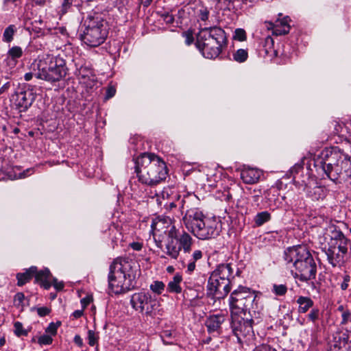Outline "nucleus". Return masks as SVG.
Wrapping results in <instances>:
<instances>
[{
	"mask_svg": "<svg viewBox=\"0 0 351 351\" xmlns=\"http://www.w3.org/2000/svg\"><path fill=\"white\" fill-rule=\"evenodd\" d=\"M228 45L225 31L217 26L201 29L196 36L195 46L202 56L208 59L219 56Z\"/></svg>",
	"mask_w": 351,
	"mask_h": 351,
	"instance_id": "nucleus-1",
	"label": "nucleus"
},
{
	"mask_svg": "<svg viewBox=\"0 0 351 351\" xmlns=\"http://www.w3.org/2000/svg\"><path fill=\"white\" fill-rule=\"evenodd\" d=\"M80 38L90 47H97L103 44L108 35L107 23L101 14L94 12L82 19Z\"/></svg>",
	"mask_w": 351,
	"mask_h": 351,
	"instance_id": "nucleus-2",
	"label": "nucleus"
},
{
	"mask_svg": "<svg viewBox=\"0 0 351 351\" xmlns=\"http://www.w3.org/2000/svg\"><path fill=\"white\" fill-rule=\"evenodd\" d=\"M36 78L51 84L63 80L68 73L66 60L60 56L46 55L33 64Z\"/></svg>",
	"mask_w": 351,
	"mask_h": 351,
	"instance_id": "nucleus-3",
	"label": "nucleus"
},
{
	"mask_svg": "<svg viewBox=\"0 0 351 351\" xmlns=\"http://www.w3.org/2000/svg\"><path fill=\"white\" fill-rule=\"evenodd\" d=\"M183 222L188 230L199 239H209L219 234L216 221L205 217L200 211H187L183 217Z\"/></svg>",
	"mask_w": 351,
	"mask_h": 351,
	"instance_id": "nucleus-4",
	"label": "nucleus"
},
{
	"mask_svg": "<svg viewBox=\"0 0 351 351\" xmlns=\"http://www.w3.org/2000/svg\"><path fill=\"white\" fill-rule=\"evenodd\" d=\"M230 264H221L210 274L206 289L208 296L225 298L231 290L230 278L232 274Z\"/></svg>",
	"mask_w": 351,
	"mask_h": 351,
	"instance_id": "nucleus-5",
	"label": "nucleus"
},
{
	"mask_svg": "<svg viewBox=\"0 0 351 351\" xmlns=\"http://www.w3.org/2000/svg\"><path fill=\"white\" fill-rule=\"evenodd\" d=\"M256 295L250 289L239 286L232 291L229 299L231 315H246L253 308Z\"/></svg>",
	"mask_w": 351,
	"mask_h": 351,
	"instance_id": "nucleus-6",
	"label": "nucleus"
},
{
	"mask_svg": "<svg viewBox=\"0 0 351 351\" xmlns=\"http://www.w3.org/2000/svg\"><path fill=\"white\" fill-rule=\"evenodd\" d=\"M126 276L112 263L108 274L110 289L115 294H121L134 289L135 285Z\"/></svg>",
	"mask_w": 351,
	"mask_h": 351,
	"instance_id": "nucleus-7",
	"label": "nucleus"
},
{
	"mask_svg": "<svg viewBox=\"0 0 351 351\" xmlns=\"http://www.w3.org/2000/svg\"><path fill=\"white\" fill-rule=\"evenodd\" d=\"M130 304L136 311L147 315H152L157 306V301L152 299L149 293L138 292L132 295Z\"/></svg>",
	"mask_w": 351,
	"mask_h": 351,
	"instance_id": "nucleus-8",
	"label": "nucleus"
},
{
	"mask_svg": "<svg viewBox=\"0 0 351 351\" xmlns=\"http://www.w3.org/2000/svg\"><path fill=\"white\" fill-rule=\"evenodd\" d=\"M231 328L232 332L237 337L239 343L242 342V338L252 336L253 334L252 319L245 318L241 315H231Z\"/></svg>",
	"mask_w": 351,
	"mask_h": 351,
	"instance_id": "nucleus-9",
	"label": "nucleus"
},
{
	"mask_svg": "<svg viewBox=\"0 0 351 351\" xmlns=\"http://www.w3.org/2000/svg\"><path fill=\"white\" fill-rule=\"evenodd\" d=\"M313 257L305 245H295L288 247L284 252V258L288 263H293L294 267Z\"/></svg>",
	"mask_w": 351,
	"mask_h": 351,
	"instance_id": "nucleus-10",
	"label": "nucleus"
},
{
	"mask_svg": "<svg viewBox=\"0 0 351 351\" xmlns=\"http://www.w3.org/2000/svg\"><path fill=\"white\" fill-rule=\"evenodd\" d=\"M295 270V271H291L293 277L298 278L302 282L315 279L317 274V265L313 257L302 263H298Z\"/></svg>",
	"mask_w": 351,
	"mask_h": 351,
	"instance_id": "nucleus-11",
	"label": "nucleus"
},
{
	"mask_svg": "<svg viewBox=\"0 0 351 351\" xmlns=\"http://www.w3.org/2000/svg\"><path fill=\"white\" fill-rule=\"evenodd\" d=\"M112 264L119 269L136 286V279L140 273L138 263L132 259L121 258L114 261Z\"/></svg>",
	"mask_w": 351,
	"mask_h": 351,
	"instance_id": "nucleus-12",
	"label": "nucleus"
},
{
	"mask_svg": "<svg viewBox=\"0 0 351 351\" xmlns=\"http://www.w3.org/2000/svg\"><path fill=\"white\" fill-rule=\"evenodd\" d=\"M36 99V94L32 89L21 88L16 92V98L14 99L16 108L21 112L26 111Z\"/></svg>",
	"mask_w": 351,
	"mask_h": 351,
	"instance_id": "nucleus-13",
	"label": "nucleus"
},
{
	"mask_svg": "<svg viewBox=\"0 0 351 351\" xmlns=\"http://www.w3.org/2000/svg\"><path fill=\"white\" fill-rule=\"evenodd\" d=\"M341 244H337L335 241L328 242V247H324L325 254L327 256L328 263L332 266L336 267L341 262L340 253L343 254L347 253L348 248Z\"/></svg>",
	"mask_w": 351,
	"mask_h": 351,
	"instance_id": "nucleus-14",
	"label": "nucleus"
},
{
	"mask_svg": "<svg viewBox=\"0 0 351 351\" xmlns=\"http://www.w3.org/2000/svg\"><path fill=\"white\" fill-rule=\"evenodd\" d=\"M152 153H143L136 159H134V173L137 175H147V171L152 165Z\"/></svg>",
	"mask_w": 351,
	"mask_h": 351,
	"instance_id": "nucleus-15",
	"label": "nucleus"
},
{
	"mask_svg": "<svg viewBox=\"0 0 351 351\" xmlns=\"http://www.w3.org/2000/svg\"><path fill=\"white\" fill-rule=\"evenodd\" d=\"M225 321L226 315L222 313L209 315L205 322V326L208 333L220 335L221 332V325Z\"/></svg>",
	"mask_w": 351,
	"mask_h": 351,
	"instance_id": "nucleus-16",
	"label": "nucleus"
},
{
	"mask_svg": "<svg viewBox=\"0 0 351 351\" xmlns=\"http://www.w3.org/2000/svg\"><path fill=\"white\" fill-rule=\"evenodd\" d=\"M328 351H351V342H348L346 333H337L330 342Z\"/></svg>",
	"mask_w": 351,
	"mask_h": 351,
	"instance_id": "nucleus-17",
	"label": "nucleus"
},
{
	"mask_svg": "<svg viewBox=\"0 0 351 351\" xmlns=\"http://www.w3.org/2000/svg\"><path fill=\"white\" fill-rule=\"evenodd\" d=\"M168 174V168L163 160L153 154L152 159V165L150 168L147 169V176H166Z\"/></svg>",
	"mask_w": 351,
	"mask_h": 351,
	"instance_id": "nucleus-18",
	"label": "nucleus"
},
{
	"mask_svg": "<svg viewBox=\"0 0 351 351\" xmlns=\"http://www.w3.org/2000/svg\"><path fill=\"white\" fill-rule=\"evenodd\" d=\"M76 75L80 80V83L84 84L88 86H92L95 84V77L93 69L88 65H81L77 69Z\"/></svg>",
	"mask_w": 351,
	"mask_h": 351,
	"instance_id": "nucleus-19",
	"label": "nucleus"
},
{
	"mask_svg": "<svg viewBox=\"0 0 351 351\" xmlns=\"http://www.w3.org/2000/svg\"><path fill=\"white\" fill-rule=\"evenodd\" d=\"M289 17L286 16L282 19H278L276 21V24L271 22H265L267 25V28L268 29H272L273 34L276 36L285 35L288 34L290 31V25L288 23Z\"/></svg>",
	"mask_w": 351,
	"mask_h": 351,
	"instance_id": "nucleus-20",
	"label": "nucleus"
},
{
	"mask_svg": "<svg viewBox=\"0 0 351 351\" xmlns=\"http://www.w3.org/2000/svg\"><path fill=\"white\" fill-rule=\"evenodd\" d=\"M341 158L342 155L339 152V150L337 147H333L330 150L323 152L322 153V159L319 160H323V162L329 167L334 165L335 168L337 165H339L338 161Z\"/></svg>",
	"mask_w": 351,
	"mask_h": 351,
	"instance_id": "nucleus-21",
	"label": "nucleus"
},
{
	"mask_svg": "<svg viewBox=\"0 0 351 351\" xmlns=\"http://www.w3.org/2000/svg\"><path fill=\"white\" fill-rule=\"evenodd\" d=\"M50 275V271L48 269L38 271L36 268V273L34 274L35 282L40 284L44 289H49L51 286L49 280Z\"/></svg>",
	"mask_w": 351,
	"mask_h": 351,
	"instance_id": "nucleus-22",
	"label": "nucleus"
},
{
	"mask_svg": "<svg viewBox=\"0 0 351 351\" xmlns=\"http://www.w3.org/2000/svg\"><path fill=\"white\" fill-rule=\"evenodd\" d=\"M82 3L83 1L82 0H61L59 13L61 15H64L68 12L71 11L73 7H77L80 10Z\"/></svg>",
	"mask_w": 351,
	"mask_h": 351,
	"instance_id": "nucleus-23",
	"label": "nucleus"
},
{
	"mask_svg": "<svg viewBox=\"0 0 351 351\" xmlns=\"http://www.w3.org/2000/svg\"><path fill=\"white\" fill-rule=\"evenodd\" d=\"M35 273H36V267L32 266L29 269H26L25 272L17 274V285L19 286L24 285L34 276Z\"/></svg>",
	"mask_w": 351,
	"mask_h": 351,
	"instance_id": "nucleus-24",
	"label": "nucleus"
},
{
	"mask_svg": "<svg viewBox=\"0 0 351 351\" xmlns=\"http://www.w3.org/2000/svg\"><path fill=\"white\" fill-rule=\"evenodd\" d=\"M165 245L167 250L166 254L171 258L177 259L181 250V247L178 245V241H167Z\"/></svg>",
	"mask_w": 351,
	"mask_h": 351,
	"instance_id": "nucleus-25",
	"label": "nucleus"
},
{
	"mask_svg": "<svg viewBox=\"0 0 351 351\" xmlns=\"http://www.w3.org/2000/svg\"><path fill=\"white\" fill-rule=\"evenodd\" d=\"M335 173L338 175L351 176V161L346 156L341 160L339 165L336 166Z\"/></svg>",
	"mask_w": 351,
	"mask_h": 351,
	"instance_id": "nucleus-26",
	"label": "nucleus"
},
{
	"mask_svg": "<svg viewBox=\"0 0 351 351\" xmlns=\"http://www.w3.org/2000/svg\"><path fill=\"white\" fill-rule=\"evenodd\" d=\"M299 304L298 311L300 313H306L313 306V301L309 297L300 296L297 300Z\"/></svg>",
	"mask_w": 351,
	"mask_h": 351,
	"instance_id": "nucleus-27",
	"label": "nucleus"
},
{
	"mask_svg": "<svg viewBox=\"0 0 351 351\" xmlns=\"http://www.w3.org/2000/svg\"><path fill=\"white\" fill-rule=\"evenodd\" d=\"M178 241L180 243L179 246L181 247V249H183L184 252H189L191 251L193 239L188 233L183 231L182 234L180 235Z\"/></svg>",
	"mask_w": 351,
	"mask_h": 351,
	"instance_id": "nucleus-28",
	"label": "nucleus"
},
{
	"mask_svg": "<svg viewBox=\"0 0 351 351\" xmlns=\"http://www.w3.org/2000/svg\"><path fill=\"white\" fill-rule=\"evenodd\" d=\"M16 32L17 27L15 25H9L3 31L2 41L5 43H10L14 40Z\"/></svg>",
	"mask_w": 351,
	"mask_h": 351,
	"instance_id": "nucleus-29",
	"label": "nucleus"
},
{
	"mask_svg": "<svg viewBox=\"0 0 351 351\" xmlns=\"http://www.w3.org/2000/svg\"><path fill=\"white\" fill-rule=\"evenodd\" d=\"M182 278L179 274H176L173 276V280H171L167 285V289L169 292H173L180 293L182 291V288L180 286Z\"/></svg>",
	"mask_w": 351,
	"mask_h": 351,
	"instance_id": "nucleus-30",
	"label": "nucleus"
},
{
	"mask_svg": "<svg viewBox=\"0 0 351 351\" xmlns=\"http://www.w3.org/2000/svg\"><path fill=\"white\" fill-rule=\"evenodd\" d=\"M314 167L316 169V171L318 174L324 173L326 176H329L333 169H335V166L332 165V167H329L326 165L323 160H317L314 162Z\"/></svg>",
	"mask_w": 351,
	"mask_h": 351,
	"instance_id": "nucleus-31",
	"label": "nucleus"
},
{
	"mask_svg": "<svg viewBox=\"0 0 351 351\" xmlns=\"http://www.w3.org/2000/svg\"><path fill=\"white\" fill-rule=\"evenodd\" d=\"M108 231L111 240L112 247L114 248L117 245V242L122 239V234L115 227L109 228Z\"/></svg>",
	"mask_w": 351,
	"mask_h": 351,
	"instance_id": "nucleus-32",
	"label": "nucleus"
},
{
	"mask_svg": "<svg viewBox=\"0 0 351 351\" xmlns=\"http://www.w3.org/2000/svg\"><path fill=\"white\" fill-rule=\"evenodd\" d=\"M23 54L22 48L19 46H13L10 48L7 52L8 58H11L12 60L16 61L21 58Z\"/></svg>",
	"mask_w": 351,
	"mask_h": 351,
	"instance_id": "nucleus-33",
	"label": "nucleus"
},
{
	"mask_svg": "<svg viewBox=\"0 0 351 351\" xmlns=\"http://www.w3.org/2000/svg\"><path fill=\"white\" fill-rule=\"evenodd\" d=\"M271 219V215L267 211H263L258 213L254 217V222L257 226H261L265 222L269 221Z\"/></svg>",
	"mask_w": 351,
	"mask_h": 351,
	"instance_id": "nucleus-34",
	"label": "nucleus"
},
{
	"mask_svg": "<svg viewBox=\"0 0 351 351\" xmlns=\"http://www.w3.org/2000/svg\"><path fill=\"white\" fill-rule=\"evenodd\" d=\"M232 57L234 61L242 63L247 60L248 52L246 49H239L232 53Z\"/></svg>",
	"mask_w": 351,
	"mask_h": 351,
	"instance_id": "nucleus-35",
	"label": "nucleus"
},
{
	"mask_svg": "<svg viewBox=\"0 0 351 351\" xmlns=\"http://www.w3.org/2000/svg\"><path fill=\"white\" fill-rule=\"evenodd\" d=\"M165 224H171V219L169 217L158 218L157 221L153 220L152 228L153 230H159L158 228H163Z\"/></svg>",
	"mask_w": 351,
	"mask_h": 351,
	"instance_id": "nucleus-36",
	"label": "nucleus"
},
{
	"mask_svg": "<svg viewBox=\"0 0 351 351\" xmlns=\"http://www.w3.org/2000/svg\"><path fill=\"white\" fill-rule=\"evenodd\" d=\"M262 176L263 171L257 168H252L249 166L243 165L241 169V176Z\"/></svg>",
	"mask_w": 351,
	"mask_h": 351,
	"instance_id": "nucleus-37",
	"label": "nucleus"
},
{
	"mask_svg": "<svg viewBox=\"0 0 351 351\" xmlns=\"http://www.w3.org/2000/svg\"><path fill=\"white\" fill-rule=\"evenodd\" d=\"M160 337L163 343L166 345H171L173 343L174 332L171 330H164L160 334Z\"/></svg>",
	"mask_w": 351,
	"mask_h": 351,
	"instance_id": "nucleus-38",
	"label": "nucleus"
},
{
	"mask_svg": "<svg viewBox=\"0 0 351 351\" xmlns=\"http://www.w3.org/2000/svg\"><path fill=\"white\" fill-rule=\"evenodd\" d=\"M138 178V182L142 184H147L149 186H154L160 183L162 180H165V177L161 178H156L155 179L152 178L151 177H136Z\"/></svg>",
	"mask_w": 351,
	"mask_h": 351,
	"instance_id": "nucleus-39",
	"label": "nucleus"
},
{
	"mask_svg": "<svg viewBox=\"0 0 351 351\" xmlns=\"http://www.w3.org/2000/svg\"><path fill=\"white\" fill-rule=\"evenodd\" d=\"M287 287L284 284H274L272 285L271 292L276 296H284L287 292Z\"/></svg>",
	"mask_w": 351,
	"mask_h": 351,
	"instance_id": "nucleus-40",
	"label": "nucleus"
},
{
	"mask_svg": "<svg viewBox=\"0 0 351 351\" xmlns=\"http://www.w3.org/2000/svg\"><path fill=\"white\" fill-rule=\"evenodd\" d=\"M333 241H335L338 245H339V244H341V246L344 245L345 247H347L348 239L345 237L343 233L341 231H337L335 232L334 237L331 238L330 242H332Z\"/></svg>",
	"mask_w": 351,
	"mask_h": 351,
	"instance_id": "nucleus-41",
	"label": "nucleus"
},
{
	"mask_svg": "<svg viewBox=\"0 0 351 351\" xmlns=\"http://www.w3.org/2000/svg\"><path fill=\"white\" fill-rule=\"evenodd\" d=\"M99 336L98 332H96L95 331L93 330H88V343L89 346H95L98 348V341H99Z\"/></svg>",
	"mask_w": 351,
	"mask_h": 351,
	"instance_id": "nucleus-42",
	"label": "nucleus"
},
{
	"mask_svg": "<svg viewBox=\"0 0 351 351\" xmlns=\"http://www.w3.org/2000/svg\"><path fill=\"white\" fill-rule=\"evenodd\" d=\"M14 333L17 337L27 336L28 335L30 328L24 329L22 323L16 322L14 324Z\"/></svg>",
	"mask_w": 351,
	"mask_h": 351,
	"instance_id": "nucleus-43",
	"label": "nucleus"
},
{
	"mask_svg": "<svg viewBox=\"0 0 351 351\" xmlns=\"http://www.w3.org/2000/svg\"><path fill=\"white\" fill-rule=\"evenodd\" d=\"M165 284L162 281H154L150 285V289L155 293L159 295L165 290Z\"/></svg>",
	"mask_w": 351,
	"mask_h": 351,
	"instance_id": "nucleus-44",
	"label": "nucleus"
},
{
	"mask_svg": "<svg viewBox=\"0 0 351 351\" xmlns=\"http://www.w3.org/2000/svg\"><path fill=\"white\" fill-rule=\"evenodd\" d=\"M61 325V322L58 321L57 322H51L45 329V332L50 336H55L57 334V330Z\"/></svg>",
	"mask_w": 351,
	"mask_h": 351,
	"instance_id": "nucleus-45",
	"label": "nucleus"
},
{
	"mask_svg": "<svg viewBox=\"0 0 351 351\" xmlns=\"http://www.w3.org/2000/svg\"><path fill=\"white\" fill-rule=\"evenodd\" d=\"M180 234L179 232V230L176 228L175 226H171V227L170 228L167 232V241H178L180 237Z\"/></svg>",
	"mask_w": 351,
	"mask_h": 351,
	"instance_id": "nucleus-46",
	"label": "nucleus"
},
{
	"mask_svg": "<svg viewBox=\"0 0 351 351\" xmlns=\"http://www.w3.org/2000/svg\"><path fill=\"white\" fill-rule=\"evenodd\" d=\"M53 342V338L49 335H43L38 338L37 343L40 346L50 345Z\"/></svg>",
	"mask_w": 351,
	"mask_h": 351,
	"instance_id": "nucleus-47",
	"label": "nucleus"
},
{
	"mask_svg": "<svg viewBox=\"0 0 351 351\" xmlns=\"http://www.w3.org/2000/svg\"><path fill=\"white\" fill-rule=\"evenodd\" d=\"M182 36L185 39V43L187 45H191L194 42L193 32L191 29L183 32Z\"/></svg>",
	"mask_w": 351,
	"mask_h": 351,
	"instance_id": "nucleus-48",
	"label": "nucleus"
},
{
	"mask_svg": "<svg viewBox=\"0 0 351 351\" xmlns=\"http://www.w3.org/2000/svg\"><path fill=\"white\" fill-rule=\"evenodd\" d=\"M32 311H36L38 315L40 317H45L47 315H49L51 313V308L47 307V306H42V307H32L31 308Z\"/></svg>",
	"mask_w": 351,
	"mask_h": 351,
	"instance_id": "nucleus-49",
	"label": "nucleus"
},
{
	"mask_svg": "<svg viewBox=\"0 0 351 351\" xmlns=\"http://www.w3.org/2000/svg\"><path fill=\"white\" fill-rule=\"evenodd\" d=\"M234 39L244 41L246 40V32L243 29L238 28L236 29L234 35Z\"/></svg>",
	"mask_w": 351,
	"mask_h": 351,
	"instance_id": "nucleus-50",
	"label": "nucleus"
},
{
	"mask_svg": "<svg viewBox=\"0 0 351 351\" xmlns=\"http://www.w3.org/2000/svg\"><path fill=\"white\" fill-rule=\"evenodd\" d=\"M303 165H304L303 162L296 163L293 167H292L290 169V170H289L290 173L291 175L303 173V169H304Z\"/></svg>",
	"mask_w": 351,
	"mask_h": 351,
	"instance_id": "nucleus-51",
	"label": "nucleus"
},
{
	"mask_svg": "<svg viewBox=\"0 0 351 351\" xmlns=\"http://www.w3.org/2000/svg\"><path fill=\"white\" fill-rule=\"evenodd\" d=\"M273 45H274L273 38L269 36H267L265 39V45H264V47L265 48V51L267 54H269L270 52H271V49L272 48Z\"/></svg>",
	"mask_w": 351,
	"mask_h": 351,
	"instance_id": "nucleus-52",
	"label": "nucleus"
},
{
	"mask_svg": "<svg viewBox=\"0 0 351 351\" xmlns=\"http://www.w3.org/2000/svg\"><path fill=\"white\" fill-rule=\"evenodd\" d=\"M197 16L200 20L205 21L208 19L209 11L206 8L202 7L199 10Z\"/></svg>",
	"mask_w": 351,
	"mask_h": 351,
	"instance_id": "nucleus-53",
	"label": "nucleus"
},
{
	"mask_svg": "<svg viewBox=\"0 0 351 351\" xmlns=\"http://www.w3.org/2000/svg\"><path fill=\"white\" fill-rule=\"evenodd\" d=\"M319 310L318 308H313L310 313L308 315V317L312 322H315L319 319Z\"/></svg>",
	"mask_w": 351,
	"mask_h": 351,
	"instance_id": "nucleus-54",
	"label": "nucleus"
},
{
	"mask_svg": "<svg viewBox=\"0 0 351 351\" xmlns=\"http://www.w3.org/2000/svg\"><path fill=\"white\" fill-rule=\"evenodd\" d=\"M342 320L341 324L345 325L349 321H351V312L349 310H346L341 315Z\"/></svg>",
	"mask_w": 351,
	"mask_h": 351,
	"instance_id": "nucleus-55",
	"label": "nucleus"
},
{
	"mask_svg": "<svg viewBox=\"0 0 351 351\" xmlns=\"http://www.w3.org/2000/svg\"><path fill=\"white\" fill-rule=\"evenodd\" d=\"M24 300L25 295L23 293L19 292L14 295V302L16 306H21L22 305V303Z\"/></svg>",
	"mask_w": 351,
	"mask_h": 351,
	"instance_id": "nucleus-56",
	"label": "nucleus"
},
{
	"mask_svg": "<svg viewBox=\"0 0 351 351\" xmlns=\"http://www.w3.org/2000/svg\"><path fill=\"white\" fill-rule=\"evenodd\" d=\"M161 17L167 24H172L174 22L173 16L167 12L163 13Z\"/></svg>",
	"mask_w": 351,
	"mask_h": 351,
	"instance_id": "nucleus-57",
	"label": "nucleus"
},
{
	"mask_svg": "<svg viewBox=\"0 0 351 351\" xmlns=\"http://www.w3.org/2000/svg\"><path fill=\"white\" fill-rule=\"evenodd\" d=\"M260 177H241L243 182L247 184H253L257 183Z\"/></svg>",
	"mask_w": 351,
	"mask_h": 351,
	"instance_id": "nucleus-58",
	"label": "nucleus"
},
{
	"mask_svg": "<svg viewBox=\"0 0 351 351\" xmlns=\"http://www.w3.org/2000/svg\"><path fill=\"white\" fill-rule=\"evenodd\" d=\"M253 351H276V350L269 345L261 344L256 346Z\"/></svg>",
	"mask_w": 351,
	"mask_h": 351,
	"instance_id": "nucleus-59",
	"label": "nucleus"
},
{
	"mask_svg": "<svg viewBox=\"0 0 351 351\" xmlns=\"http://www.w3.org/2000/svg\"><path fill=\"white\" fill-rule=\"evenodd\" d=\"M115 93H116V89L113 86L108 87L106 90V94L105 98L106 99H108L112 97L115 95Z\"/></svg>",
	"mask_w": 351,
	"mask_h": 351,
	"instance_id": "nucleus-60",
	"label": "nucleus"
},
{
	"mask_svg": "<svg viewBox=\"0 0 351 351\" xmlns=\"http://www.w3.org/2000/svg\"><path fill=\"white\" fill-rule=\"evenodd\" d=\"M350 280V277L348 275H345L343 276V280L341 284V289L342 290H346L348 287V282Z\"/></svg>",
	"mask_w": 351,
	"mask_h": 351,
	"instance_id": "nucleus-61",
	"label": "nucleus"
},
{
	"mask_svg": "<svg viewBox=\"0 0 351 351\" xmlns=\"http://www.w3.org/2000/svg\"><path fill=\"white\" fill-rule=\"evenodd\" d=\"M53 285L58 291H60L64 288V283L62 282H58L56 278L53 279Z\"/></svg>",
	"mask_w": 351,
	"mask_h": 351,
	"instance_id": "nucleus-62",
	"label": "nucleus"
},
{
	"mask_svg": "<svg viewBox=\"0 0 351 351\" xmlns=\"http://www.w3.org/2000/svg\"><path fill=\"white\" fill-rule=\"evenodd\" d=\"M92 301L91 298L89 296H86L81 300V304L82 305L83 309L85 308Z\"/></svg>",
	"mask_w": 351,
	"mask_h": 351,
	"instance_id": "nucleus-63",
	"label": "nucleus"
},
{
	"mask_svg": "<svg viewBox=\"0 0 351 351\" xmlns=\"http://www.w3.org/2000/svg\"><path fill=\"white\" fill-rule=\"evenodd\" d=\"M73 341L76 345H77L80 348H82L84 345L82 339L81 338V337L79 335H76L74 337Z\"/></svg>",
	"mask_w": 351,
	"mask_h": 351,
	"instance_id": "nucleus-64",
	"label": "nucleus"
}]
</instances>
